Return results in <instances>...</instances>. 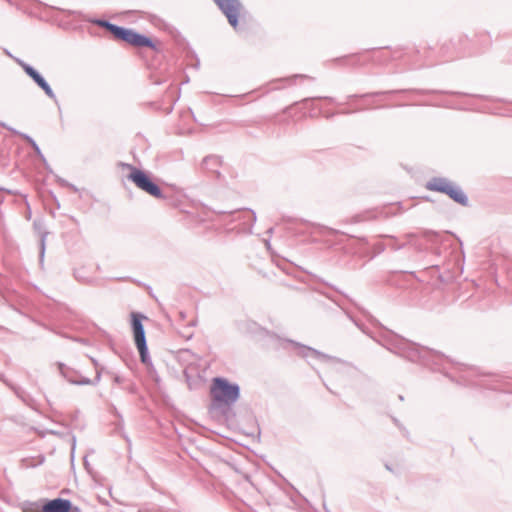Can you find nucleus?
Instances as JSON below:
<instances>
[{
  "instance_id": "0eeeda50",
  "label": "nucleus",
  "mask_w": 512,
  "mask_h": 512,
  "mask_svg": "<svg viewBox=\"0 0 512 512\" xmlns=\"http://www.w3.org/2000/svg\"><path fill=\"white\" fill-rule=\"evenodd\" d=\"M220 11L226 16L228 23L235 31L239 30V18L245 12L240 0H213Z\"/></svg>"
},
{
  "instance_id": "6e6552de",
  "label": "nucleus",
  "mask_w": 512,
  "mask_h": 512,
  "mask_svg": "<svg viewBox=\"0 0 512 512\" xmlns=\"http://www.w3.org/2000/svg\"><path fill=\"white\" fill-rule=\"evenodd\" d=\"M60 374L71 384L74 385H97L101 379V371H96L94 379L84 377L74 368L67 366L64 363H58Z\"/></svg>"
},
{
  "instance_id": "dca6fc26",
  "label": "nucleus",
  "mask_w": 512,
  "mask_h": 512,
  "mask_svg": "<svg viewBox=\"0 0 512 512\" xmlns=\"http://www.w3.org/2000/svg\"><path fill=\"white\" fill-rule=\"evenodd\" d=\"M300 354L303 356V357H308V356H313L317 359H320V360H328L330 359V357L316 349H313L311 347H307V346H302L301 347V352Z\"/></svg>"
},
{
  "instance_id": "2eb2a0df",
  "label": "nucleus",
  "mask_w": 512,
  "mask_h": 512,
  "mask_svg": "<svg viewBox=\"0 0 512 512\" xmlns=\"http://www.w3.org/2000/svg\"><path fill=\"white\" fill-rule=\"evenodd\" d=\"M34 228H35V233L39 237V245H40L39 256H40V261H42L44 258L45 249H46V237L49 233L47 231L43 230V226H34Z\"/></svg>"
},
{
  "instance_id": "20e7f679",
  "label": "nucleus",
  "mask_w": 512,
  "mask_h": 512,
  "mask_svg": "<svg viewBox=\"0 0 512 512\" xmlns=\"http://www.w3.org/2000/svg\"><path fill=\"white\" fill-rule=\"evenodd\" d=\"M425 188L429 191L446 194L462 206L468 205V197L462 188L446 177H432L425 184Z\"/></svg>"
},
{
  "instance_id": "423d86ee",
  "label": "nucleus",
  "mask_w": 512,
  "mask_h": 512,
  "mask_svg": "<svg viewBox=\"0 0 512 512\" xmlns=\"http://www.w3.org/2000/svg\"><path fill=\"white\" fill-rule=\"evenodd\" d=\"M124 166L130 170L129 175L127 176L128 179L131 180L139 189L157 199L164 198L161 188L145 171L140 170L131 164H125Z\"/></svg>"
},
{
  "instance_id": "f8f14e48",
  "label": "nucleus",
  "mask_w": 512,
  "mask_h": 512,
  "mask_svg": "<svg viewBox=\"0 0 512 512\" xmlns=\"http://www.w3.org/2000/svg\"><path fill=\"white\" fill-rule=\"evenodd\" d=\"M72 508V503L68 499L56 498L49 500L42 507V512H69Z\"/></svg>"
},
{
  "instance_id": "aec40b11",
  "label": "nucleus",
  "mask_w": 512,
  "mask_h": 512,
  "mask_svg": "<svg viewBox=\"0 0 512 512\" xmlns=\"http://www.w3.org/2000/svg\"><path fill=\"white\" fill-rule=\"evenodd\" d=\"M1 380H2L6 385H8L9 387H11V388L16 392V394H18V388H16V387L12 386V385L7 381V380H5V379H3V378H1Z\"/></svg>"
},
{
  "instance_id": "7ed1b4c3",
  "label": "nucleus",
  "mask_w": 512,
  "mask_h": 512,
  "mask_svg": "<svg viewBox=\"0 0 512 512\" xmlns=\"http://www.w3.org/2000/svg\"><path fill=\"white\" fill-rule=\"evenodd\" d=\"M210 395L214 408L231 407L240 397V387L225 378L216 377L212 380Z\"/></svg>"
},
{
  "instance_id": "f3484780",
  "label": "nucleus",
  "mask_w": 512,
  "mask_h": 512,
  "mask_svg": "<svg viewBox=\"0 0 512 512\" xmlns=\"http://www.w3.org/2000/svg\"><path fill=\"white\" fill-rule=\"evenodd\" d=\"M376 215H377V213L375 211H365L363 213L356 214L353 217L352 222H353V224H358L361 222L375 221Z\"/></svg>"
},
{
  "instance_id": "a211bd4d",
  "label": "nucleus",
  "mask_w": 512,
  "mask_h": 512,
  "mask_svg": "<svg viewBox=\"0 0 512 512\" xmlns=\"http://www.w3.org/2000/svg\"><path fill=\"white\" fill-rule=\"evenodd\" d=\"M298 78H301V79H310L309 76L307 75H304V74H295L291 77H287V78H284L282 79V81H285L288 83V85H292L295 83V80L298 79Z\"/></svg>"
},
{
  "instance_id": "9d476101",
  "label": "nucleus",
  "mask_w": 512,
  "mask_h": 512,
  "mask_svg": "<svg viewBox=\"0 0 512 512\" xmlns=\"http://www.w3.org/2000/svg\"><path fill=\"white\" fill-rule=\"evenodd\" d=\"M16 62L24 70V72L37 84V86L44 91L45 95L49 99H51L55 104H58L56 94L52 90L49 83L45 80V78L34 67L27 64L23 60L16 59Z\"/></svg>"
},
{
  "instance_id": "f257e3e1",
  "label": "nucleus",
  "mask_w": 512,
  "mask_h": 512,
  "mask_svg": "<svg viewBox=\"0 0 512 512\" xmlns=\"http://www.w3.org/2000/svg\"><path fill=\"white\" fill-rule=\"evenodd\" d=\"M388 350L411 362L420 363L427 366L430 365L432 361L442 357V354L438 351L429 349L428 347L420 346L403 338L395 339L392 341L388 347Z\"/></svg>"
},
{
  "instance_id": "4be33fe9",
  "label": "nucleus",
  "mask_w": 512,
  "mask_h": 512,
  "mask_svg": "<svg viewBox=\"0 0 512 512\" xmlns=\"http://www.w3.org/2000/svg\"><path fill=\"white\" fill-rule=\"evenodd\" d=\"M273 231V228L272 227H269L267 230H266V234L270 235Z\"/></svg>"
},
{
  "instance_id": "ddd939ff",
  "label": "nucleus",
  "mask_w": 512,
  "mask_h": 512,
  "mask_svg": "<svg viewBox=\"0 0 512 512\" xmlns=\"http://www.w3.org/2000/svg\"><path fill=\"white\" fill-rule=\"evenodd\" d=\"M222 160L219 156L209 155L206 156L201 162V168L207 172L213 173L217 179L221 178V173L218 168L221 166Z\"/></svg>"
},
{
  "instance_id": "f03ea898",
  "label": "nucleus",
  "mask_w": 512,
  "mask_h": 512,
  "mask_svg": "<svg viewBox=\"0 0 512 512\" xmlns=\"http://www.w3.org/2000/svg\"><path fill=\"white\" fill-rule=\"evenodd\" d=\"M88 21L92 24H95L99 27L106 29L113 35L115 39L126 42L129 45H132L134 47H148L154 50L156 49V46L151 38L143 34H140L134 31L133 29L115 25L104 19L94 18Z\"/></svg>"
},
{
  "instance_id": "4468645a",
  "label": "nucleus",
  "mask_w": 512,
  "mask_h": 512,
  "mask_svg": "<svg viewBox=\"0 0 512 512\" xmlns=\"http://www.w3.org/2000/svg\"><path fill=\"white\" fill-rule=\"evenodd\" d=\"M0 126L15 133V134H19L25 141H27V143H29L31 145V147L33 148L34 152L36 153V155L42 160L45 162V157L44 155L42 154L39 146L37 145V143L34 141V139L32 137H30L29 135L27 134H22V133H19L18 131H16L15 129L9 127L6 123L4 122H0Z\"/></svg>"
},
{
  "instance_id": "9b49d317",
  "label": "nucleus",
  "mask_w": 512,
  "mask_h": 512,
  "mask_svg": "<svg viewBox=\"0 0 512 512\" xmlns=\"http://www.w3.org/2000/svg\"><path fill=\"white\" fill-rule=\"evenodd\" d=\"M227 218H223L224 221H239L240 224H247L249 222H255L257 220L256 213L251 209H243L229 214L222 213Z\"/></svg>"
},
{
  "instance_id": "412c9836",
  "label": "nucleus",
  "mask_w": 512,
  "mask_h": 512,
  "mask_svg": "<svg viewBox=\"0 0 512 512\" xmlns=\"http://www.w3.org/2000/svg\"><path fill=\"white\" fill-rule=\"evenodd\" d=\"M262 240L265 243L266 247L269 249L270 248V239L269 238H263Z\"/></svg>"
},
{
  "instance_id": "1a4fd4ad",
  "label": "nucleus",
  "mask_w": 512,
  "mask_h": 512,
  "mask_svg": "<svg viewBox=\"0 0 512 512\" xmlns=\"http://www.w3.org/2000/svg\"><path fill=\"white\" fill-rule=\"evenodd\" d=\"M16 62L24 70V72L37 84V86L44 91L45 95L49 99H51L55 104H58L56 94L52 90L49 83L45 80V78L34 67L27 64L23 60L16 59Z\"/></svg>"
},
{
  "instance_id": "39448f33",
  "label": "nucleus",
  "mask_w": 512,
  "mask_h": 512,
  "mask_svg": "<svg viewBox=\"0 0 512 512\" xmlns=\"http://www.w3.org/2000/svg\"><path fill=\"white\" fill-rule=\"evenodd\" d=\"M131 318V326L133 330L134 341L139 351L141 362L147 366L151 365L152 363L148 353L145 329L142 324V320L147 319V317L141 313L133 312L131 314Z\"/></svg>"
},
{
  "instance_id": "6ab92c4d",
  "label": "nucleus",
  "mask_w": 512,
  "mask_h": 512,
  "mask_svg": "<svg viewBox=\"0 0 512 512\" xmlns=\"http://www.w3.org/2000/svg\"><path fill=\"white\" fill-rule=\"evenodd\" d=\"M113 381L116 384H120V383L123 382V378L121 376H119V375H115Z\"/></svg>"
},
{
  "instance_id": "5701e85b",
  "label": "nucleus",
  "mask_w": 512,
  "mask_h": 512,
  "mask_svg": "<svg viewBox=\"0 0 512 512\" xmlns=\"http://www.w3.org/2000/svg\"><path fill=\"white\" fill-rule=\"evenodd\" d=\"M254 227H255V226H249V228H250V229H249V233H251V234H252V233H254V231H253V228H254Z\"/></svg>"
}]
</instances>
